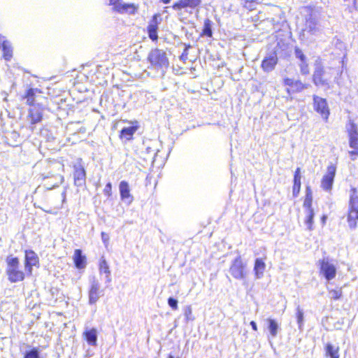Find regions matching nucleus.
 <instances>
[{
	"mask_svg": "<svg viewBox=\"0 0 358 358\" xmlns=\"http://www.w3.org/2000/svg\"><path fill=\"white\" fill-rule=\"evenodd\" d=\"M342 74L343 71L338 68H324L321 62H316L313 74V82L317 87L330 88L332 79L334 83L340 85Z\"/></svg>",
	"mask_w": 358,
	"mask_h": 358,
	"instance_id": "nucleus-1",
	"label": "nucleus"
},
{
	"mask_svg": "<svg viewBox=\"0 0 358 358\" xmlns=\"http://www.w3.org/2000/svg\"><path fill=\"white\" fill-rule=\"evenodd\" d=\"M20 262L18 258L8 257L6 259V273L8 279L11 282L22 281L24 279V273L19 269Z\"/></svg>",
	"mask_w": 358,
	"mask_h": 358,
	"instance_id": "nucleus-2",
	"label": "nucleus"
},
{
	"mask_svg": "<svg viewBox=\"0 0 358 358\" xmlns=\"http://www.w3.org/2000/svg\"><path fill=\"white\" fill-rule=\"evenodd\" d=\"M201 0H178L173 6L174 10L178 12L180 19L184 17L185 15L192 14V10L200 6Z\"/></svg>",
	"mask_w": 358,
	"mask_h": 358,
	"instance_id": "nucleus-3",
	"label": "nucleus"
},
{
	"mask_svg": "<svg viewBox=\"0 0 358 358\" xmlns=\"http://www.w3.org/2000/svg\"><path fill=\"white\" fill-rule=\"evenodd\" d=\"M148 59L156 69H167L169 65L166 53L160 49H154L148 55Z\"/></svg>",
	"mask_w": 358,
	"mask_h": 358,
	"instance_id": "nucleus-4",
	"label": "nucleus"
},
{
	"mask_svg": "<svg viewBox=\"0 0 358 358\" xmlns=\"http://www.w3.org/2000/svg\"><path fill=\"white\" fill-rule=\"evenodd\" d=\"M351 191L348 223L351 229H355L358 222V196L356 195V189L355 188H352Z\"/></svg>",
	"mask_w": 358,
	"mask_h": 358,
	"instance_id": "nucleus-5",
	"label": "nucleus"
},
{
	"mask_svg": "<svg viewBox=\"0 0 358 358\" xmlns=\"http://www.w3.org/2000/svg\"><path fill=\"white\" fill-rule=\"evenodd\" d=\"M313 196L309 188H307L306 199L303 201V208L305 213V224L308 230L313 229L314 210L312 208Z\"/></svg>",
	"mask_w": 358,
	"mask_h": 358,
	"instance_id": "nucleus-6",
	"label": "nucleus"
},
{
	"mask_svg": "<svg viewBox=\"0 0 358 358\" xmlns=\"http://www.w3.org/2000/svg\"><path fill=\"white\" fill-rule=\"evenodd\" d=\"M245 268V265L243 264L241 257L238 256L232 262L229 268V273L235 279L242 280L247 275Z\"/></svg>",
	"mask_w": 358,
	"mask_h": 358,
	"instance_id": "nucleus-7",
	"label": "nucleus"
},
{
	"mask_svg": "<svg viewBox=\"0 0 358 358\" xmlns=\"http://www.w3.org/2000/svg\"><path fill=\"white\" fill-rule=\"evenodd\" d=\"M320 273L327 281L335 278L336 275V267L328 258H324L320 261Z\"/></svg>",
	"mask_w": 358,
	"mask_h": 358,
	"instance_id": "nucleus-8",
	"label": "nucleus"
},
{
	"mask_svg": "<svg viewBox=\"0 0 358 358\" xmlns=\"http://www.w3.org/2000/svg\"><path fill=\"white\" fill-rule=\"evenodd\" d=\"M349 146L351 149H358V126L351 120L345 125Z\"/></svg>",
	"mask_w": 358,
	"mask_h": 358,
	"instance_id": "nucleus-9",
	"label": "nucleus"
},
{
	"mask_svg": "<svg viewBox=\"0 0 358 358\" xmlns=\"http://www.w3.org/2000/svg\"><path fill=\"white\" fill-rule=\"evenodd\" d=\"M103 291L101 289L99 282L95 278H93L91 280L90 288L88 292L89 303H96L99 298L103 296Z\"/></svg>",
	"mask_w": 358,
	"mask_h": 358,
	"instance_id": "nucleus-10",
	"label": "nucleus"
},
{
	"mask_svg": "<svg viewBox=\"0 0 358 358\" xmlns=\"http://www.w3.org/2000/svg\"><path fill=\"white\" fill-rule=\"evenodd\" d=\"M313 101L315 110L321 115L325 121H327L330 113L327 100L320 96H314Z\"/></svg>",
	"mask_w": 358,
	"mask_h": 358,
	"instance_id": "nucleus-11",
	"label": "nucleus"
},
{
	"mask_svg": "<svg viewBox=\"0 0 358 358\" xmlns=\"http://www.w3.org/2000/svg\"><path fill=\"white\" fill-rule=\"evenodd\" d=\"M305 31L311 35H317L321 32L322 28L316 15L311 14L306 19Z\"/></svg>",
	"mask_w": 358,
	"mask_h": 358,
	"instance_id": "nucleus-12",
	"label": "nucleus"
},
{
	"mask_svg": "<svg viewBox=\"0 0 358 358\" xmlns=\"http://www.w3.org/2000/svg\"><path fill=\"white\" fill-rule=\"evenodd\" d=\"M39 259L37 255L33 250H26L25 252V271L31 275L32 273V267L37 266Z\"/></svg>",
	"mask_w": 358,
	"mask_h": 358,
	"instance_id": "nucleus-13",
	"label": "nucleus"
},
{
	"mask_svg": "<svg viewBox=\"0 0 358 358\" xmlns=\"http://www.w3.org/2000/svg\"><path fill=\"white\" fill-rule=\"evenodd\" d=\"M43 117V108L41 105H33L29 111L27 120L31 124H35L41 121Z\"/></svg>",
	"mask_w": 358,
	"mask_h": 358,
	"instance_id": "nucleus-14",
	"label": "nucleus"
},
{
	"mask_svg": "<svg viewBox=\"0 0 358 358\" xmlns=\"http://www.w3.org/2000/svg\"><path fill=\"white\" fill-rule=\"evenodd\" d=\"M284 83L289 87L287 90L289 93L291 92L293 93L299 92L308 87V85L303 84L301 80L292 78L285 79Z\"/></svg>",
	"mask_w": 358,
	"mask_h": 358,
	"instance_id": "nucleus-15",
	"label": "nucleus"
},
{
	"mask_svg": "<svg viewBox=\"0 0 358 358\" xmlns=\"http://www.w3.org/2000/svg\"><path fill=\"white\" fill-rule=\"evenodd\" d=\"M278 63V57L276 53L273 52L263 59L262 62V68L266 72H270L273 71Z\"/></svg>",
	"mask_w": 358,
	"mask_h": 358,
	"instance_id": "nucleus-16",
	"label": "nucleus"
},
{
	"mask_svg": "<svg viewBox=\"0 0 358 358\" xmlns=\"http://www.w3.org/2000/svg\"><path fill=\"white\" fill-rule=\"evenodd\" d=\"M119 187L122 200L127 204H130L133 201V198L129 193L130 189L128 183L123 180L120 182Z\"/></svg>",
	"mask_w": 358,
	"mask_h": 358,
	"instance_id": "nucleus-17",
	"label": "nucleus"
},
{
	"mask_svg": "<svg viewBox=\"0 0 358 358\" xmlns=\"http://www.w3.org/2000/svg\"><path fill=\"white\" fill-rule=\"evenodd\" d=\"M73 262L78 269H83L86 267V257L83 255L81 250L76 249L73 254Z\"/></svg>",
	"mask_w": 358,
	"mask_h": 358,
	"instance_id": "nucleus-18",
	"label": "nucleus"
},
{
	"mask_svg": "<svg viewBox=\"0 0 358 358\" xmlns=\"http://www.w3.org/2000/svg\"><path fill=\"white\" fill-rule=\"evenodd\" d=\"M138 7L134 3H125L120 2L116 6V9L119 13L134 14L137 10Z\"/></svg>",
	"mask_w": 358,
	"mask_h": 358,
	"instance_id": "nucleus-19",
	"label": "nucleus"
},
{
	"mask_svg": "<svg viewBox=\"0 0 358 358\" xmlns=\"http://www.w3.org/2000/svg\"><path fill=\"white\" fill-rule=\"evenodd\" d=\"M83 336L89 345L96 346L97 341V330L95 328L86 329Z\"/></svg>",
	"mask_w": 358,
	"mask_h": 358,
	"instance_id": "nucleus-20",
	"label": "nucleus"
},
{
	"mask_svg": "<svg viewBox=\"0 0 358 358\" xmlns=\"http://www.w3.org/2000/svg\"><path fill=\"white\" fill-rule=\"evenodd\" d=\"M2 37L0 36V49L3 52V57L6 60H10L12 57V48L10 43L7 41H2Z\"/></svg>",
	"mask_w": 358,
	"mask_h": 358,
	"instance_id": "nucleus-21",
	"label": "nucleus"
},
{
	"mask_svg": "<svg viewBox=\"0 0 358 358\" xmlns=\"http://www.w3.org/2000/svg\"><path fill=\"white\" fill-rule=\"evenodd\" d=\"M265 268H266V264H265L264 262L262 259L257 258L255 260V267H254L255 277L257 279H259V278H262V276L264 275V272L265 271Z\"/></svg>",
	"mask_w": 358,
	"mask_h": 358,
	"instance_id": "nucleus-22",
	"label": "nucleus"
},
{
	"mask_svg": "<svg viewBox=\"0 0 358 358\" xmlns=\"http://www.w3.org/2000/svg\"><path fill=\"white\" fill-rule=\"evenodd\" d=\"M266 322L268 324V329L270 334V336L272 338H275L277 336L278 330L280 327L277 322V321L272 318H267Z\"/></svg>",
	"mask_w": 358,
	"mask_h": 358,
	"instance_id": "nucleus-23",
	"label": "nucleus"
},
{
	"mask_svg": "<svg viewBox=\"0 0 358 358\" xmlns=\"http://www.w3.org/2000/svg\"><path fill=\"white\" fill-rule=\"evenodd\" d=\"M137 128L138 127L136 126L124 127L121 131L120 138L122 139L124 138L127 141L131 139L134 134L136 131Z\"/></svg>",
	"mask_w": 358,
	"mask_h": 358,
	"instance_id": "nucleus-24",
	"label": "nucleus"
},
{
	"mask_svg": "<svg viewBox=\"0 0 358 358\" xmlns=\"http://www.w3.org/2000/svg\"><path fill=\"white\" fill-rule=\"evenodd\" d=\"M74 179H83L85 177V171L80 162L74 165Z\"/></svg>",
	"mask_w": 358,
	"mask_h": 358,
	"instance_id": "nucleus-25",
	"label": "nucleus"
},
{
	"mask_svg": "<svg viewBox=\"0 0 358 358\" xmlns=\"http://www.w3.org/2000/svg\"><path fill=\"white\" fill-rule=\"evenodd\" d=\"M99 272L100 273H105L106 278L108 282H110L111 278H110V271L108 264L106 259H102L99 264Z\"/></svg>",
	"mask_w": 358,
	"mask_h": 358,
	"instance_id": "nucleus-26",
	"label": "nucleus"
},
{
	"mask_svg": "<svg viewBox=\"0 0 358 358\" xmlns=\"http://www.w3.org/2000/svg\"><path fill=\"white\" fill-rule=\"evenodd\" d=\"M339 348L334 346L330 343L326 345V355L331 358H339Z\"/></svg>",
	"mask_w": 358,
	"mask_h": 358,
	"instance_id": "nucleus-27",
	"label": "nucleus"
},
{
	"mask_svg": "<svg viewBox=\"0 0 358 358\" xmlns=\"http://www.w3.org/2000/svg\"><path fill=\"white\" fill-rule=\"evenodd\" d=\"M296 317L297 324L299 325V329L301 330L302 327L303 326V323H304L303 310L299 306H298L296 308Z\"/></svg>",
	"mask_w": 358,
	"mask_h": 358,
	"instance_id": "nucleus-28",
	"label": "nucleus"
},
{
	"mask_svg": "<svg viewBox=\"0 0 358 358\" xmlns=\"http://www.w3.org/2000/svg\"><path fill=\"white\" fill-rule=\"evenodd\" d=\"M336 167L334 164H330L323 179H334L335 177Z\"/></svg>",
	"mask_w": 358,
	"mask_h": 358,
	"instance_id": "nucleus-29",
	"label": "nucleus"
},
{
	"mask_svg": "<svg viewBox=\"0 0 358 358\" xmlns=\"http://www.w3.org/2000/svg\"><path fill=\"white\" fill-rule=\"evenodd\" d=\"M35 91L36 90L32 88L28 90L24 96L27 99V103L31 106L34 105Z\"/></svg>",
	"mask_w": 358,
	"mask_h": 358,
	"instance_id": "nucleus-30",
	"label": "nucleus"
},
{
	"mask_svg": "<svg viewBox=\"0 0 358 358\" xmlns=\"http://www.w3.org/2000/svg\"><path fill=\"white\" fill-rule=\"evenodd\" d=\"M203 34L209 37L212 36L211 21L208 19H206L204 21Z\"/></svg>",
	"mask_w": 358,
	"mask_h": 358,
	"instance_id": "nucleus-31",
	"label": "nucleus"
},
{
	"mask_svg": "<svg viewBox=\"0 0 358 358\" xmlns=\"http://www.w3.org/2000/svg\"><path fill=\"white\" fill-rule=\"evenodd\" d=\"M159 17V15L156 14L152 17V19L148 25V31H157V25L159 24L157 21V18Z\"/></svg>",
	"mask_w": 358,
	"mask_h": 358,
	"instance_id": "nucleus-32",
	"label": "nucleus"
},
{
	"mask_svg": "<svg viewBox=\"0 0 358 358\" xmlns=\"http://www.w3.org/2000/svg\"><path fill=\"white\" fill-rule=\"evenodd\" d=\"M184 315L185 317V320L187 322L194 320V317L192 314V309L190 306H187V307H185V308L184 310Z\"/></svg>",
	"mask_w": 358,
	"mask_h": 358,
	"instance_id": "nucleus-33",
	"label": "nucleus"
},
{
	"mask_svg": "<svg viewBox=\"0 0 358 358\" xmlns=\"http://www.w3.org/2000/svg\"><path fill=\"white\" fill-rule=\"evenodd\" d=\"M342 289H331L329 291V294L331 299L334 300L339 299L342 296Z\"/></svg>",
	"mask_w": 358,
	"mask_h": 358,
	"instance_id": "nucleus-34",
	"label": "nucleus"
},
{
	"mask_svg": "<svg viewBox=\"0 0 358 358\" xmlns=\"http://www.w3.org/2000/svg\"><path fill=\"white\" fill-rule=\"evenodd\" d=\"M294 54L297 59H300L301 62L307 61L306 55L303 53L302 50L299 48H296L294 50Z\"/></svg>",
	"mask_w": 358,
	"mask_h": 358,
	"instance_id": "nucleus-35",
	"label": "nucleus"
},
{
	"mask_svg": "<svg viewBox=\"0 0 358 358\" xmlns=\"http://www.w3.org/2000/svg\"><path fill=\"white\" fill-rule=\"evenodd\" d=\"M24 358H39V352L36 348H33L26 352Z\"/></svg>",
	"mask_w": 358,
	"mask_h": 358,
	"instance_id": "nucleus-36",
	"label": "nucleus"
},
{
	"mask_svg": "<svg viewBox=\"0 0 358 358\" xmlns=\"http://www.w3.org/2000/svg\"><path fill=\"white\" fill-rule=\"evenodd\" d=\"M299 66H300V71H301V74L308 75L309 73V67H308V64L307 61L303 62H300Z\"/></svg>",
	"mask_w": 358,
	"mask_h": 358,
	"instance_id": "nucleus-37",
	"label": "nucleus"
},
{
	"mask_svg": "<svg viewBox=\"0 0 358 358\" xmlns=\"http://www.w3.org/2000/svg\"><path fill=\"white\" fill-rule=\"evenodd\" d=\"M147 151H148V155L145 157V160L149 161L152 163L153 160H154V157L156 155V152H155V150H152L150 148H148Z\"/></svg>",
	"mask_w": 358,
	"mask_h": 358,
	"instance_id": "nucleus-38",
	"label": "nucleus"
},
{
	"mask_svg": "<svg viewBox=\"0 0 358 358\" xmlns=\"http://www.w3.org/2000/svg\"><path fill=\"white\" fill-rule=\"evenodd\" d=\"M333 185V180H322L321 186L322 187L328 191L330 190Z\"/></svg>",
	"mask_w": 358,
	"mask_h": 358,
	"instance_id": "nucleus-39",
	"label": "nucleus"
},
{
	"mask_svg": "<svg viewBox=\"0 0 358 358\" xmlns=\"http://www.w3.org/2000/svg\"><path fill=\"white\" fill-rule=\"evenodd\" d=\"M294 183L293 185V194L294 196H297L300 191V187H301V180H294Z\"/></svg>",
	"mask_w": 358,
	"mask_h": 358,
	"instance_id": "nucleus-40",
	"label": "nucleus"
},
{
	"mask_svg": "<svg viewBox=\"0 0 358 358\" xmlns=\"http://www.w3.org/2000/svg\"><path fill=\"white\" fill-rule=\"evenodd\" d=\"M168 304L173 310H177L178 306V301L172 297L169 298Z\"/></svg>",
	"mask_w": 358,
	"mask_h": 358,
	"instance_id": "nucleus-41",
	"label": "nucleus"
},
{
	"mask_svg": "<svg viewBox=\"0 0 358 358\" xmlns=\"http://www.w3.org/2000/svg\"><path fill=\"white\" fill-rule=\"evenodd\" d=\"M101 239L106 246H107L109 241V236L105 232L101 233Z\"/></svg>",
	"mask_w": 358,
	"mask_h": 358,
	"instance_id": "nucleus-42",
	"label": "nucleus"
},
{
	"mask_svg": "<svg viewBox=\"0 0 358 358\" xmlns=\"http://www.w3.org/2000/svg\"><path fill=\"white\" fill-rule=\"evenodd\" d=\"M149 37L152 41H156L158 38L157 31H148Z\"/></svg>",
	"mask_w": 358,
	"mask_h": 358,
	"instance_id": "nucleus-43",
	"label": "nucleus"
},
{
	"mask_svg": "<svg viewBox=\"0 0 358 358\" xmlns=\"http://www.w3.org/2000/svg\"><path fill=\"white\" fill-rule=\"evenodd\" d=\"M352 160L355 159V157L358 155V149H352L348 152Z\"/></svg>",
	"mask_w": 358,
	"mask_h": 358,
	"instance_id": "nucleus-44",
	"label": "nucleus"
},
{
	"mask_svg": "<svg viewBox=\"0 0 358 358\" xmlns=\"http://www.w3.org/2000/svg\"><path fill=\"white\" fill-rule=\"evenodd\" d=\"M109 4L114 6V9H116V6L120 3V0H108Z\"/></svg>",
	"mask_w": 358,
	"mask_h": 358,
	"instance_id": "nucleus-45",
	"label": "nucleus"
},
{
	"mask_svg": "<svg viewBox=\"0 0 358 358\" xmlns=\"http://www.w3.org/2000/svg\"><path fill=\"white\" fill-rule=\"evenodd\" d=\"M250 325L253 330H255V331L257 330V324L255 323V322H254V321L250 322Z\"/></svg>",
	"mask_w": 358,
	"mask_h": 358,
	"instance_id": "nucleus-46",
	"label": "nucleus"
},
{
	"mask_svg": "<svg viewBox=\"0 0 358 358\" xmlns=\"http://www.w3.org/2000/svg\"><path fill=\"white\" fill-rule=\"evenodd\" d=\"M299 173H300V169L298 168L295 172V175H294V179H297L298 177L300 178L299 176Z\"/></svg>",
	"mask_w": 358,
	"mask_h": 358,
	"instance_id": "nucleus-47",
	"label": "nucleus"
},
{
	"mask_svg": "<svg viewBox=\"0 0 358 358\" xmlns=\"http://www.w3.org/2000/svg\"><path fill=\"white\" fill-rule=\"evenodd\" d=\"M110 189H111L110 183H108V184H107V185H106V188H105V189H104V191H105L106 192H109V190H110Z\"/></svg>",
	"mask_w": 358,
	"mask_h": 358,
	"instance_id": "nucleus-48",
	"label": "nucleus"
},
{
	"mask_svg": "<svg viewBox=\"0 0 358 358\" xmlns=\"http://www.w3.org/2000/svg\"><path fill=\"white\" fill-rule=\"evenodd\" d=\"M164 3H169L171 0H161Z\"/></svg>",
	"mask_w": 358,
	"mask_h": 358,
	"instance_id": "nucleus-49",
	"label": "nucleus"
},
{
	"mask_svg": "<svg viewBox=\"0 0 358 358\" xmlns=\"http://www.w3.org/2000/svg\"><path fill=\"white\" fill-rule=\"evenodd\" d=\"M325 219H326V217L324 216V217H322V221H323V222H325Z\"/></svg>",
	"mask_w": 358,
	"mask_h": 358,
	"instance_id": "nucleus-50",
	"label": "nucleus"
},
{
	"mask_svg": "<svg viewBox=\"0 0 358 358\" xmlns=\"http://www.w3.org/2000/svg\"><path fill=\"white\" fill-rule=\"evenodd\" d=\"M169 358H174V357H173V356H172V355H169Z\"/></svg>",
	"mask_w": 358,
	"mask_h": 358,
	"instance_id": "nucleus-51",
	"label": "nucleus"
}]
</instances>
